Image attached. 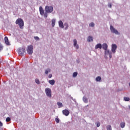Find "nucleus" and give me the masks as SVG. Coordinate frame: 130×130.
I'll return each mask as SVG.
<instances>
[{
	"label": "nucleus",
	"instance_id": "nucleus-26",
	"mask_svg": "<svg viewBox=\"0 0 130 130\" xmlns=\"http://www.w3.org/2000/svg\"><path fill=\"white\" fill-rule=\"evenodd\" d=\"M50 72V69H48L46 70V71H45L46 75H47V74H48V73H49Z\"/></svg>",
	"mask_w": 130,
	"mask_h": 130
},
{
	"label": "nucleus",
	"instance_id": "nucleus-34",
	"mask_svg": "<svg viewBox=\"0 0 130 130\" xmlns=\"http://www.w3.org/2000/svg\"><path fill=\"white\" fill-rule=\"evenodd\" d=\"M48 77L49 79H50V78H52V74H49Z\"/></svg>",
	"mask_w": 130,
	"mask_h": 130
},
{
	"label": "nucleus",
	"instance_id": "nucleus-16",
	"mask_svg": "<svg viewBox=\"0 0 130 130\" xmlns=\"http://www.w3.org/2000/svg\"><path fill=\"white\" fill-rule=\"evenodd\" d=\"M49 83L50 85H54V84H55V81L54 80H51L49 81Z\"/></svg>",
	"mask_w": 130,
	"mask_h": 130
},
{
	"label": "nucleus",
	"instance_id": "nucleus-35",
	"mask_svg": "<svg viewBox=\"0 0 130 130\" xmlns=\"http://www.w3.org/2000/svg\"><path fill=\"white\" fill-rule=\"evenodd\" d=\"M76 49H79V45H77L75 46Z\"/></svg>",
	"mask_w": 130,
	"mask_h": 130
},
{
	"label": "nucleus",
	"instance_id": "nucleus-21",
	"mask_svg": "<svg viewBox=\"0 0 130 130\" xmlns=\"http://www.w3.org/2000/svg\"><path fill=\"white\" fill-rule=\"evenodd\" d=\"M83 100L84 102H85L86 103L88 101V99H87L86 97L84 96L83 98Z\"/></svg>",
	"mask_w": 130,
	"mask_h": 130
},
{
	"label": "nucleus",
	"instance_id": "nucleus-5",
	"mask_svg": "<svg viewBox=\"0 0 130 130\" xmlns=\"http://www.w3.org/2000/svg\"><path fill=\"white\" fill-rule=\"evenodd\" d=\"M26 51L28 54H32L33 53V46L32 45L28 46Z\"/></svg>",
	"mask_w": 130,
	"mask_h": 130
},
{
	"label": "nucleus",
	"instance_id": "nucleus-10",
	"mask_svg": "<svg viewBox=\"0 0 130 130\" xmlns=\"http://www.w3.org/2000/svg\"><path fill=\"white\" fill-rule=\"evenodd\" d=\"M39 10L40 15H41V16H43V15H44V10H43V8H42V7L40 6L39 8Z\"/></svg>",
	"mask_w": 130,
	"mask_h": 130
},
{
	"label": "nucleus",
	"instance_id": "nucleus-37",
	"mask_svg": "<svg viewBox=\"0 0 130 130\" xmlns=\"http://www.w3.org/2000/svg\"><path fill=\"white\" fill-rule=\"evenodd\" d=\"M44 17H45V18H47V14H45Z\"/></svg>",
	"mask_w": 130,
	"mask_h": 130
},
{
	"label": "nucleus",
	"instance_id": "nucleus-6",
	"mask_svg": "<svg viewBox=\"0 0 130 130\" xmlns=\"http://www.w3.org/2000/svg\"><path fill=\"white\" fill-rule=\"evenodd\" d=\"M110 29L111 30L112 33H114V34H116V35H118L119 34V32H118V31H117V29H116L112 25H110Z\"/></svg>",
	"mask_w": 130,
	"mask_h": 130
},
{
	"label": "nucleus",
	"instance_id": "nucleus-20",
	"mask_svg": "<svg viewBox=\"0 0 130 130\" xmlns=\"http://www.w3.org/2000/svg\"><path fill=\"white\" fill-rule=\"evenodd\" d=\"M73 42H74V47H76V46H77V40L74 39L73 40Z\"/></svg>",
	"mask_w": 130,
	"mask_h": 130
},
{
	"label": "nucleus",
	"instance_id": "nucleus-25",
	"mask_svg": "<svg viewBox=\"0 0 130 130\" xmlns=\"http://www.w3.org/2000/svg\"><path fill=\"white\" fill-rule=\"evenodd\" d=\"M95 26V24L93 22H91L89 24V27H94Z\"/></svg>",
	"mask_w": 130,
	"mask_h": 130
},
{
	"label": "nucleus",
	"instance_id": "nucleus-39",
	"mask_svg": "<svg viewBox=\"0 0 130 130\" xmlns=\"http://www.w3.org/2000/svg\"><path fill=\"white\" fill-rule=\"evenodd\" d=\"M129 109H130V106H129Z\"/></svg>",
	"mask_w": 130,
	"mask_h": 130
},
{
	"label": "nucleus",
	"instance_id": "nucleus-31",
	"mask_svg": "<svg viewBox=\"0 0 130 130\" xmlns=\"http://www.w3.org/2000/svg\"><path fill=\"white\" fill-rule=\"evenodd\" d=\"M3 45H2L1 44H0V51H2V50H3Z\"/></svg>",
	"mask_w": 130,
	"mask_h": 130
},
{
	"label": "nucleus",
	"instance_id": "nucleus-30",
	"mask_svg": "<svg viewBox=\"0 0 130 130\" xmlns=\"http://www.w3.org/2000/svg\"><path fill=\"white\" fill-rule=\"evenodd\" d=\"M55 121H56V122L57 123H59V119H58V118H55Z\"/></svg>",
	"mask_w": 130,
	"mask_h": 130
},
{
	"label": "nucleus",
	"instance_id": "nucleus-14",
	"mask_svg": "<svg viewBox=\"0 0 130 130\" xmlns=\"http://www.w3.org/2000/svg\"><path fill=\"white\" fill-rule=\"evenodd\" d=\"M120 126L121 127V128H123L124 126H125V122H122L120 124Z\"/></svg>",
	"mask_w": 130,
	"mask_h": 130
},
{
	"label": "nucleus",
	"instance_id": "nucleus-13",
	"mask_svg": "<svg viewBox=\"0 0 130 130\" xmlns=\"http://www.w3.org/2000/svg\"><path fill=\"white\" fill-rule=\"evenodd\" d=\"M58 24H59V27H60V28H64V26H63V23L62 22V21L60 20L58 22Z\"/></svg>",
	"mask_w": 130,
	"mask_h": 130
},
{
	"label": "nucleus",
	"instance_id": "nucleus-7",
	"mask_svg": "<svg viewBox=\"0 0 130 130\" xmlns=\"http://www.w3.org/2000/svg\"><path fill=\"white\" fill-rule=\"evenodd\" d=\"M45 93L48 97H49V98H51V89H50V88H46Z\"/></svg>",
	"mask_w": 130,
	"mask_h": 130
},
{
	"label": "nucleus",
	"instance_id": "nucleus-1",
	"mask_svg": "<svg viewBox=\"0 0 130 130\" xmlns=\"http://www.w3.org/2000/svg\"><path fill=\"white\" fill-rule=\"evenodd\" d=\"M102 47L103 49H104L105 51V57H107V55H109V58H111L112 57V52L110 51L109 50H107V48L108 47V45H107V44L104 43L103 44V46H102Z\"/></svg>",
	"mask_w": 130,
	"mask_h": 130
},
{
	"label": "nucleus",
	"instance_id": "nucleus-28",
	"mask_svg": "<svg viewBox=\"0 0 130 130\" xmlns=\"http://www.w3.org/2000/svg\"><path fill=\"white\" fill-rule=\"evenodd\" d=\"M6 121L7 122H9V121H11V118L10 117L6 118Z\"/></svg>",
	"mask_w": 130,
	"mask_h": 130
},
{
	"label": "nucleus",
	"instance_id": "nucleus-22",
	"mask_svg": "<svg viewBox=\"0 0 130 130\" xmlns=\"http://www.w3.org/2000/svg\"><path fill=\"white\" fill-rule=\"evenodd\" d=\"M77 76H78V73L77 72H74L73 74V77L74 78H76V77H77Z\"/></svg>",
	"mask_w": 130,
	"mask_h": 130
},
{
	"label": "nucleus",
	"instance_id": "nucleus-2",
	"mask_svg": "<svg viewBox=\"0 0 130 130\" xmlns=\"http://www.w3.org/2000/svg\"><path fill=\"white\" fill-rule=\"evenodd\" d=\"M15 24L18 25L20 29H23L24 27V20L22 18H18L15 22Z\"/></svg>",
	"mask_w": 130,
	"mask_h": 130
},
{
	"label": "nucleus",
	"instance_id": "nucleus-29",
	"mask_svg": "<svg viewBox=\"0 0 130 130\" xmlns=\"http://www.w3.org/2000/svg\"><path fill=\"white\" fill-rule=\"evenodd\" d=\"M64 26H66V27H65V30H67V29H68L69 25L68 24V23H65Z\"/></svg>",
	"mask_w": 130,
	"mask_h": 130
},
{
	"label": "nucleus",
	"instance_id": "nucleus-11",
	"mask_svg": "<svg viewBox=\"0 0 130 130\" xmlns=\"http://www.w3.org/2000/svg\"><path fill=\"white\" fill-rule=\"evenodd\" d=\"M4 40L7 45H10V42H9V38H8V37H5Z\"/></svg>",
	"mask_w": 130,
	"mask_h": 130
},
{
	"label": "nucleus",
	"instance_id": "nucleus-8",
	"mask_svg": "<svg viewBox=\"0 0 130 130\" xmlns=\"http://www.w3.org/2000/svg\"><path fill=\"white\" fill-rule=\"evenodd\" d=\"M117 48V46L116 44H112V51L113 53H115L116 49Z\"/></svg>",
	"mask_w": 130,
	"mask_h": 130
},
{
	"label": "nucleus",
	"instance_id": "nucleus-24",
	"mask_svg": "<svg viewBox=\"0 0 130 130\" xmlns=\"http://www.w3.org/2000/svg\"><path fill=\"white\" fill-rule=\"evenodd\" d=\"M107 130H112V129L111 128V125H108L107 127Z\"/></svg>",
	"mask_w": 130,
	"mask_h": 130
},
{
	"label": "nucleus",
	"instance_id": "nucleus-12",
	"mask_svg": "<svg viewBox=\"0 0 130 130\" xmlns=\"http://www.w3.org/2000/svg\"><path fill=\"white\" fill-rule=\"evenodd\" d=\"M98 48H100V49H101V48H102V45L101 44L99 43L95 45V49H98Z\"/></svg>",
	"mask_w": 130,
	"mask_h": 130
},
{
	"label": "nucleus",
	"instance_id": "nucleus-19",
	"mask_svg": "<svg viewBox=\"0 0 130 130\" xmlns=\"http://www.w3.org/2000/svg\"><path fill=\"white\" fill-rule=\"evenodd\" d=\"M58 106H59V108H60V107H62V103H60V102H58L57 103Z\"/></svg>",
	"mask_w": 130,
	"mask_h": 130
},
{
	"label": "nucleus",
	"instance_id": "nucleus-9",
	"mask_svg": "<svg viewBox=\"0 0 130 130\" xmlns=\"http://www.w3.org/2000/svg\"><path fill=\"white\" fill-rule=\"evenodd\" d=\"M62 113L66 116H68V115L70 114V111H69L67 109H65V110L62 111Z\"/></svg>",
	"mask_w": 130,
	"mask_h": 130
},
{
	"label": "nucleus",
	"instance_id": "nucleus-23",
	"mask_svg": "<svg viewBox=\"0 0 130 130\" xmlns=\"http://www.w3.org/2000/svg\"><path fill=\"white\" fill-rule=\"evenodd\" d=\"M124 101H129L130 99H129V98L124 97Z\"/></svg>",
	"mask_w": 130,
	"mask_h": 130
},
{
	"label": "nucleus",
	"instance_id": "nucleus-15",
	"mask_svg": "<svg viewBox=\"0 0 130 130\" xmlns=\"http://www.w3.org/2000/svg\"><path fill=\"white\" fill-rule=\"evenodd\" d=\"M87 41L88 42H91V41H93V37L89 36L87 38Z\"/></svg>",
	"mask_w": 130,
	"mask_h": 130
},
{
	"label": "nucleus",
	"instance_id": "nucleus-32",
	"mask_svg": "<svg viewBox=\"0 0 130 130\" xmlns=\"http://www.w3.org/2000/svg\"><path fill=\"white\" fill-rule=\"evenodd\" d=\"M34 39H35V40H39V37H35Z\"/></svg>",
	"mask_w": 130,
	"mask_h": 130
},
{
	"label": "nucleus",
	"instance_id": "nucleus-36",
	"mask_svg": "<svg viewBox=\"0 0 130 130\" xmlns=\"http://www.w3.org/2000/svg\"><path fill=\"white\" fill-rule=\"evenodd\" d=\"M3 122H2V121H0V126L2 127L3 126Z\"/></svg>",
	"mask_w": 130,
	"mask_h": 130
},
{
	"label": "nucleus",
	"instance_id": "nucleus-38",
	"mask_svg": "<svg viewBox=\"0 0 130 130\" xmlns=\"http://www.w3.org/2000/svg\"><path fill=\"white\" fill-rule=\"evenodd\" d=\"M108 7H109V8H111V7H112V6L111 5V4H109Z\"/></svg>",
	"mask_w": 130,
	"mask_h": 130
},
{
	"label": "nucleus",
	"instance_id": "nucleus-3",
	"mask_svg": "<svg viewBox=\"0 0 130 130\" xmlns=\"http://www.w3.org/2000/svg\"><path fill=\"white\" fill-rule=\"evenodd\" d=\"M25 52H26V49L25 48H20L18 50V53L19 55H20L21 56H23Z\"/></svg>",
	"mask_w": 130,
	"mask_h": 130
},
{
	"label": "nucleus",
	"instance_id": "nucleus-27",
	"mask_svg": "<svg viewBox=\"0 0 130 130\" xmlns=\"http://www.w3.org/2000/svg\"><path fill=\"white\" fill-rule=\"evenodd\" d=\"M36 83L37 84H38V85H40V81H39V79H36Z\"/></svg>",
	"mask_w": 130,
	"mask_h": 130
},
{
	"label": "nucleus",
	"instance_id": "nucleus-33",
	"mask_svg": "<svg viewBox=\"0 0 130 130\" xmlns=\"http://www.w3.org/2000/svg\"><path fill=\"white\" fill-rule=\"evenodd\" d=\"M97 127H99L100 126V122H98L96 124Z\"/></svg>",
	"mask_w": 130,
	"mask_h": 130
},
{
	"label": "nucleus",
	"instance_id": "nucleus-18",
	"mask_svg": "<svg viewBox=\"0 0 130 130\" xmlns=\"http://www.w3.org/2000/svg\"><path fill=\"white\" fill-rule=\"evenodd\" d=\"M95 81L96 82H100V81H101V77L98 76L96 78Z\"/></svg>",
	"mask_w": 130,
	"mask_h": 130
},
{
	"label": "nucleus",
	"instance_id": "nucleus-4",
	"mask_svg": "<svg viewBox=\"0 0 130 130\" xmlns=\"http://www.w3.org/2000/svg\"><path fill=\"white\" fill-rule=\"evenodd\" d=\"M45 11L48 13H52L53 12V7L52 6H46L45 8Z\"/></svg>",
	"mask_w": 130,
	"mask_h": 130
},
{
	"label": "nucleus",
	"instance_id": "nucleus-17",
	"mask_svg": "<svg viewBox=\"0 0 130 130\" xmlns=\"http://www.w3.org/2000/svg\"><path fill=\"white\" fill-rule=\"evenodd\" d=\"M55 26V19L52 20V27Z\"/></svg>",
	"mask_w": 130,
	"mask_h": 130
}]
</instances>
